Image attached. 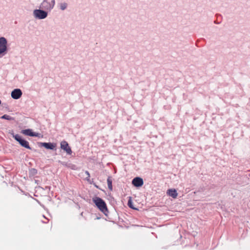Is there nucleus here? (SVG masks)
<instances>
[{"label": "nucleus", "mask_w": 250, "mask_h": 250, "mask_svg": "<svg viewBox=\"0 0 250 250\" xmlns=\"http://www.w3.org/2000/svg\"><path fill=\"white\" fill-rule=\"evenodd\" d=\"M22 95V92L20 89H15L11 93V97L14 99H19Z\"/></svg>", "instance_id": "nucleus-7"}, {"label": "nucleus", "mask_w": 250, "mask_h": 250, "mask_svg": "<svg viewBox=\"0 0 250 250\" xmlns=\"http://www.w3.org/2000/svg\"><path fill=\"white\" fill-rule=\"evenodd\" d=\"M68 4L66 2H61L59 4V8L62 10H65L67 7Z\"/></svg>", "instance_id": "nucleus-13"}, {"label": "nucleus", "mask_w": 250, "mask_h": 250, "mask_svg": "<svg viewBox=\"0 0 250 250\" xmlns=\"http://www.w3.org/2000/svg\"><path fill=\"white\" fill-rule=\"evenodd\" d=\"M48 11L43 9H35L33 11V16L37 19H44L47 17Z\"/></svg>", "instance_id": "nucleus-4"}, {"label": "nucleus", "mask_w": 250, "mask_h": 250, "mask_svg": "<svg viewBox=\"0 0 250 250\" xmlns=\"http://www.w3.org/2000/svg\"><path fill=\"white\" fill-rule=\"evenodd\" d=\"M0 118L2 119L9 120V121L13 120L14 119L13 117H11L10 116H9L8 115H7V114L3 115V116H2L0 117Z\"/></svg>", "instance_id": "nucleus-14"}, {"label": "nucleus", "mask_w": 250, "mask_h": 250, "mask_svg": "<svg viewBox=\"0 0 250 250\" xmlns=\"http://www.w3.org/2000/svg\"><path fill=\"white\" fill-rule=\"evenodd\" d=\"M85 174L86 175V180L89 181V180H90V175L89 172L88 171H85Z\"/></svg>", "instance_id": "nucleus-15"}, {"label": "nucleus", "mask_w": 250, "mask_h": 250, "mask_svg": "<svg viewBox=\"0 0 250 250\" xmlns=\"http://www.w3.org/2000/svg\"><path fill=\"white\" fill-rule=\"evenodd\" d=\"M61 148L69 155H71L72 153L71 149L69 146L68 143L65 141H63L61 143Z\"/></svg>", "instance_id": "nucleus-6"}, {"label": "nucleus", "mask_w": 250, "mask_h": 250, "mask_svg": "<svg viewBox=\"0 0 250 250\" xmlns=\"http://www.w3.org/2000/svg\"><path fill=\"white\" fill-rule=\"evenodd\" d=\"M22 133L26 135L31 137H36L37 136V134L35 132H33L30 129L23 130Z\"/></svg>", "instance_id": "nucleus-10"}, {"label": "nucleus", "mask_w": 250, "mask_h": 250, "mask_svg": "<svg viewBox=\"0 0 250 250\" xmlns=\"http://www.w3.org/2000/svg\"><path fill=\"white\" fill-rule=\"evenodd\" d=\"M55 0H43L40 4L39 8L50 12L54 7Z\"/></svg>", "instance_id": "nucleus-2"}, {"label": "nucleus", "mask_w": 250, "mask_h": 250, "mask_svg": "<svg viewBox=\"0 0 250 250\" xmlns=\"http://www.w3.org/2000/svg\"><path fill=\"white\" fill-rule=\"evenodd\" d=\"M128 205L130 207L132 208L130 205H129V202H128Z\"/></svg>", "instance_id": "nucleus-18"}, {"label": "nucleus", "mask_w": 250, "mask_h": 250, "mask_svg": "<svg viewBox=\"0 0 250 250\" xmlns=\"http://www.w3.org/2000/svg\"><path fill=\"white\" fill-rule=\"evenodd\" d=\"M13 138L18 141L20 144L23 147L31 149V148L29 146V142L25 140L22 139L20 135L16 134L13 135Z\"/></svg>", "instance_id": "nucleus-5"}, {"label": "nucleus", "mask_w": 250, "mask_h": 250, "mask_svg": "<svg viewBox=\"0 0 250 250\" xmlns=\"http://www.w3.org/2000/svg\"><path fill=\"white\" fill-rule=\"evenodd\" d=\"M1 104V101L0 100V104Z\"/></svg>", "instance_id": "nucleus-20"}, {"label": "nucleus", "mask_w": 250, "mask_h": 250, "mask_svg": "<svg viewBox=\"0 0 250 250\" xmlns=\"http://www.w3.org/2000/svg\"><path fill=\"white\" fill-rule=\"evenodd\" d=\"M93 202L98 207V208L105 215H107L108 212V209L105 202L99 197H96L93 199Z\"/></svg>", "instance_id": "nucleus-1"}, {"label": "nucleus", "mask_w": 250, "mask_h": 250, "mask_svg": "<svg viewBox=\"0 0 250 250\" xmlns=\"http://www.w3.org/2000/svg\"><path fill=\"white\" fill-rule=\"evenodd\" d=\"M43 223H46L47 222L42 221Z\"/></svg>", "instance_id": "nucleus-19"}, {"label": "nucleus", "mask_w": 250, "mask_h": 250, "mask_svg": "<svg viewBox=\"0 0 250 250\" xmlns=\"http://www.w3.org/2000/svg\"><path fill=\"white\" fill-rule=\"evenodd\" d=\"M143 183V180L140 177H135L132 181V184L136 187H141Z\"/></svg>", "instance_id": "nucleus-8"}, {"label": "nucleus", "mask_w": 250, "mask_h": 250, "mask_svg": "<svg viewBox=\"0 0 250 250\" xmlns=\"http://www.w3.org/2000/svg\"><path fill=\"white\" fill-rule=\"evenodd\" d=\"M32 171H33V173H37V170L36 169H33Z\"/></svg>", "instance_id": "nucleus-17"}, {"label": "nucleus", "mask_w": 250, "mask_h": 250, "mask_svg": "<svg viewBox=\"0 0 250 250\" xmlns=\"http://www.w3.org/2000/svg\"><path fill=\"white\" fill-rule=\"evenodd\" d=\"M65 166L66 167H69V168H71L72 169H75V167H76L75 165H72V164H70L68 165H66Z\"/></svg>", "instance_id": "nucleus-16"}, {"label": "nucleus", "mask_w": 250, "mask_h": 250, "mask_svg": "<svg viewBox=\"0 0 250 250\" xmlns=\"http://www.w3.org/2000/svg\"><path fill=\"white\" fill-rule=\"evenodd\" d=\"M7 52V41L4 37H0V57H3Z\"/></svg>", "instance_id": "nucleus-3"}, {"label": "nucleus", "mask_w": 250, "mask_h": 250, "mask_svg": "<svg viewBox=\"0 0 250 250\" xmlns=\"http://www.w3.org/2000/svg\"><path fill=\"white\" fill-rule=\"evenodd\" d=\"M42 146L44 147L46 149H54L56 146V144L52 143H42L41 144Z\"/></svg>", "instance_id": "nucleus-9"}, {"label": "nucleus", "mask_w": 250, "mask_h": 250, "mask_svg": "<svg viewBox=\"0 0 250 250\" xmlns=\"http://www.w3.org/2000/svg\"><path fill=\"white\" fill-rule=\"evenodd\" d=\"M107 186H108V189L110 190H112V177H111L109 176L107 178Z\"/></svg>", "instance_id": "nucleus-12"}, {"label": "nucleus", "mask_w": 250, "mask_h": 250, "mask_svg": "<svg viewBox=\"0 0 250 250\" xmlns=\"http://www.w3.org/2000/svg\"><path fill=\"white\" fill-rule=\"evenodd\" d=\"M167 193L173 198H176L178 195L177 191L175 189H169L167 190Z\"/></svg>", "instance_id": "nucleus-11"}]
</instances>
